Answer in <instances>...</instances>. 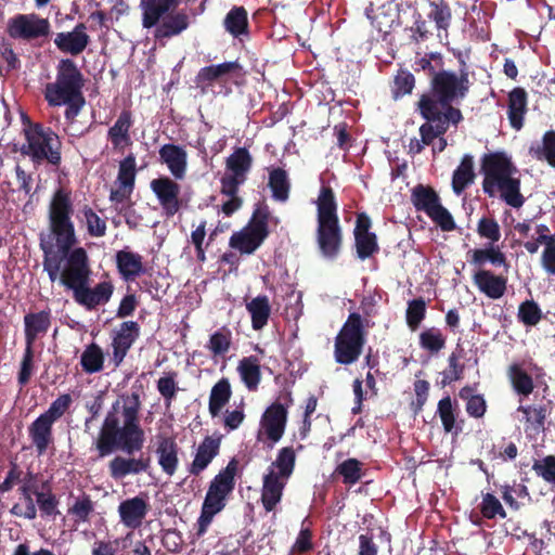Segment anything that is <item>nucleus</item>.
<instances>
[{"label": "nucleus", "instance_id": "412c9836", "mask_svg": "<svg viewBox=\"0 0 555 555\" xmlns=\"http://www.w3.org/2000/svg\"><path fill=\"white\" fill-rule=\"evenodd\" d=\"M53 424L52 421L40 414L28 426V436L39 456L46 454L50 444L54 442Z\"/></svg>", "mask_w": 555, "mask_h": 555}, {"label": "nucleus", "instance_id": "72a5a7b5", "mask_svg": "<svg viewBox=\"0 0 555 555\" xmlns=\"http://www.w3.org/2000/svg\"><path fill=\"white\" fill-rule=\"evenodd\" d=\"M529 155L555 168V130L545 131L540 142L532 143L529 147Z\"/></svg>", "mask_w": 555, "mask_h": 555}, {"label": "nucleus", "instance_id": "ddd939ff", "mask_svg": "<svg viewBox=\"0 0 555 555\" xmlns=\"http://www.w3.org/2000/svg\"><path fill=\"white\" fill-rule=\"evenodd\" d=\"M150 188L155 194L166 217H173L183 206V199L180 197L181 186L168 176H162L151 181Z\"/></svg>", "mask_w": 555, "mask_h": 555}, {"label": "nucleus", "instance_id": "f3484780", "mask_svg": "<svg viewBox=\"0 0 555 555\" xmlns=\"http://www.w3.org/2000/svg\"><path fill=\"white\" fill-rule=\"evenodd\" d=\"M159 160L165 164L176 180H183L188 169V153L181 145L167 143L160 146Z\"/></svg>", "mask_w": 555, "mask_h": 555}, {"label": "nucleus", "instance_id": "c9c22d12", "mask_svg": "<svg viewBox=\"0 0 555 555\" xmlns=\"http://www.w3.org/2000/svg\"><path fill=\"white\" fill-rule=\"evenodd\" d=\"M253 166V156L246 147H235L225 159L227 172L247 179Z\"/></svg>", "mask_w": 555, "mask_h": 555}, {"label": "nucleus", "instance_id": "0eeeda50", "mask_svg": "<svg viewBox=\"0 0 555 555\" xmlns=\"http://www.w3.org/2000/svg\"><path fill=\"white\" fill-rule=\"evenodd\" d=\"M181 0H141L143 11L142 25L144 28H153L154 38L162 40L180 35L189 25V15L184 11L167 14L180 4Z\"/></svg>", "mask_w": 555, "mask_h": 555}, {"label": "nucleus", "instance_id": "ea45409f", "mask_svg": "<svg viewBox=\"0 0 555 555\" xmlns=\"http://www.w3.org/2000/svg\"><path fill=\"white\" fill-rule=\"evenodd\" d=\"M232 396L231 385L228 378L219 379L211 388L208 411L212 417L218 416L229 403Z\"/></svg>", "mask_w": 555, "mask_h": 555}, {"label": "nucleus", "instance_id": "13d9d810", "mask_svg": "<svg viewBox=\"0 0 555 555\" xmlns=\"http://www.w3.org/2000/svg\"><path fill=\"white\" fill-rule=\"evenodd\" d=\"M93 512L94 503L88 494H83L81 498H78L68 508V514L74 517L76 524L89 521L90 515Z\"/></svg>", "mask_w": 555, "mask_h": 555}, {"label": "nucleus", "instance_id": "f03ea898", "mask_svg": "<svg viewBox=\"0 0 555 555\" xmlns=\"http://www.w3.org/2000/svg\"><path fill=\"white\" fill-rule=\"evenodd\" d=\"M462 68L456 74L447 69H439L429 81V91L423 93L417 102L421 116L427 121H443L448 126L457 125L463 120L459 103L469 92L470 81L466 64L461 60Z\"/></svg>", "mask_w": 555, "mask_h": 555}, {"label": "nucleus", "instance_id": "680f3d73", "mask_svg": "<svg viewBox=\"0 0 555 555\" xmlns=\"http://www.w3.org/2000/svg\"><path fill=\"white\" fill-rule=\"evenodd\" d=\"M82 215L86 219L87 230L91 236L101 237L106 233V222L100 218L96 212L89 206L82 208Z\"/></svg>", "mask_w": 555, "mask_h": 555}, {"label": "nucleus", "instance_id": "423d86ee", "mask_svg": "<svg viewBox=\"0 0 555 555\" xmlns=\"http://www.w3.org/2000/svg\"><path fill=\"white\" fill-rule=\"evenodd\" d=\"M315 205L318 250L324 259L335 260L343 249L344 232L338 217L336 195L330 185L321 186Z\"/></svg>", "mask_w": 555, "mask_h": 555}, {"label": "nucleus", "instance_id": "5701e85b", "mask_svg": "<svg viewBox=\"0 0 555 555\" xmlns=\"http://www.w3.org/2000/svg\"><path fill=\"white\" fill-rule=\"evenodd\" d=\"M473 281L478 289L491 299H499L506 292L507 279L490 270L480 269L474 274Z\"/></svg>", "mask_w": 555, "mask_h": 555}, {"label": "nucleus", "instance_id": "e433bc0d", "mask_svg": "<svg viewBox=\"0 0 555 555\" xmlns=\"http://www.w3.org/2000/svg\"><path fill=\"white\" fill-rule=\"evenodd\" d=\"M246 310L250 314L251 327L255 331L262 330L269 321L271 306L266 295H259L246 304Z\"/></svg>", "mask_w": 555, "mask_h": 555}, {"label": "nucleus", "instance_id": "4d7b16f0", "mask_svg": "<svg viewBox=\"0 0 555 555\" xmlns=\"http://www.w3.org/2000/svg\"><path fill=\"white\" fill-rule=\"evenodd\" d=\"M177 372H168L157 380V390L165 400L166 408L171 405V402L176 399L179 390L178 383L176 380Z\"/></svg>", "mask_w": 555, "mask_h": 555}, {"label": "nucleus", "instance_id": "4c0bfd02", "mask_svg": "<svg viewBox=\"0 0 555 555\" xmlns=\"http://www.w3.org/2000/svg\"><path fill=\"white\" fill-rule=\"evenodd\" d=\"M429 11L427 17L435 24L437 31L448 35L452 23V10L446 0H428Z\"/></svg>", "mask_w": 555, "mask_h": 555}, {"label": "nucleus", "instance_id": "6e6d98bb", "mask_svg": "<svg viewBox=\"0 0 555 555\" xmlns=\"http://www.w3.org/2000/svg\"><path fill=\"white\" fill-rule=\"evenodd\" d=\"M426 317V302L423 297L414 298L408 301L405 320L408 326L415 331Z\"/></svg>", "mask_w": 555, "mask_h": 555}, {"label": "nucleus", "instance_id": "2eb2a0df", "mask_svg": "<svg viewBox=\"0 0 555 555\" xmlns=\"http://www.w3.org/2000/svg\"><path fill=\"white\" fill-rule=\"evenodd\" d=\"M149 511L150 504L143 494L126 499L118 506L120 521L129 529L140 528Z\"/></svg>", "mask_w": 555, "mask_h": 555}, {"label": "nucleus", "instance_id": "a211bd4d", "mask_svg": "<svg viewBox=\"0 0 555 555\" xmlns=\"http://www.w3.org/2000/svg\"><path fill=\"white\" fill-rule=\"evenodd\" d=\"M133 117L130 109H122L114 125L107 131V139L115 151L124 152L125 147L132 145L130 130Z\"/></svg>", "mask_w": 555, "mask_h": 555}, {"label": "nucleus", "instance_id": "49530a36", "mask_svg": "<svg viewBox=\"0 0 555 555\" xmlns=\"http://www.w3.org/2000/svg\"><path fill=\"white\" fill-rule=\"evenodd\" d=\"M232 345V332L228 326H222L214 332L208 340L207 349L215 356H224Z\"/></svg>", "mask_w": 555, "mask_h": 555}, {"label": "nucleus", "instance_id": "b1692460", "mask_svg": "<svg viewBox=\"0 0 555 555\" xmlns=\"http://www.w3.org/2000/svg\"><path fill=\"white\" fill-rule=\"evenodd\" d=\"M51 326V311L29 312L24 317L25 345L34 347L40 336H44Z\"/></svg>", "mask_w": 555, "mask_h": 555}, {"label": "nucleus", "instance_id": "f8f14e48", "mask_svg": "<svg viewBox=\"0 0 555 555\" xmlns=\"http://www.w3.org/2000/svg\"><path fill=\"white\" fill-rule=\"evenodd\" d=\"M50 33V23L47 18L33 14H16L7 23V34L15 40L31 41L47 37Z\"/></svg>", "mask_w": 555, "mask_h": 555}, {"label": "nucleus", "instance_id": "f704fd0d", "mask_svg": "<svg viewBox=\"0 0 555 555\" xmlns=\"http://www.w3.org/2000/svg\"><path fill=\"white\" fill-rule=\"evenodd\" d=\"M225 30L234 38L249 35L248 14L244 7H233L223 20Z\"/></svg>", "mask_w": 555, "mask_h": 555}, {"label": "nucleus", "instance_id": "bb28decb", "mask_svg": "<svg viewBox=\"0 0 555 555\" xmlns=\"http://www.w3.org/2000/svg\"><path fill=\"white\" fill-rule=\"evenodd\" d=\"M450 126L443 121H427L421 125L418 132L421 139L412 138L409 143V154L422 153L425 145H430L437 137L444 135Z\"/></svg>", "mask_w": 555, "mask_h": 555}, {"label": "nucleus", "instance_id": "de8ad7c7", "mask_svg": "<svg viewBox=\"0 0 555 555\" xmlns=\"http://www.w3.org/2000/svg\"><path fill=\"white\" fill-rule=\"evenodd\" d=\"M335 474L341 476L343 483L353 486L358 483L362 476V463L357 459H347L335 468Z\"/></svg>", "mask_w": 555, "mask_h": 555}, {"label": "nucleus", "instance_id": "3c124183", "mask_svg": "<svg viewBox=\"0 0 555 555\" xmlns=\"http://www.w3.org/2000/svg\"><path fill=\"white\" fill-rule=\"evenodd\" d=\"M135 175L137 159L134 154L130 153L119 163L117 181L119 185L133 190L135 183Z\"/></svg>", "mask_w": 555, "mask_h": 555}, {"label": "nucleus", "instance_id": "6ab92c4d", "mask_svg": "<svg viewBox=\"0 0 555 555\" xmlns=\"http://www.w3.org/2000/svg\"><path fill=\"white\" fill-rule=\"evenodd\" d=\"M242 65L237 61L223 62L201 68L195 77V82L202 90L211 86L215 81H222L225 77L240 74Z\"/></svg>", "mask_w": 555, "mask_h": 555}, {"label": "nucleus", "instance_id": "774afa93", "mask_svg": "<svg viewBox=\"0 0 555 555\" xmlns=\"http://www.w3.org/2000/svg\"><path fill=\"white\" fill-rule=\"evenodd\" d=\"M535 474L545 481L555 485V456L547 455L540 461H535L532 465Z\"/></svg>", "mask_w": 555, "mask_h": 555}, {"label": "nucleus", "instance_id": "9d476101", "mask_svg": "<svg viewBox=\"0 0 555 555\" xmlns=\"http://www.w3.org/2000/svg\"><path fill=\"white\" fill-rule=\"evenodd\" d=\"M27 154L36 162L47 160L53 166H60L62 142L59 135L49 127L39 122L30 124L25 130Z\"/></svg>", "mask_w": 555, "mask_h": 555}, {"label": "nucleus", "instance_id": "bf43d9fd", "mask_svg": "<svg viewBox=\"0 0 555 555\" xmlns=\"http://www.w3.org/2000/svg\"><path fill=\"white\" fill-rule=\"evenodd\" d=\"M517 318L524 325L534 326L542 319V311L534 300H525L519 305Z\"/></svg>", "mask_w": 555, "mask_h": 555}, {"label": "nucleus", "instance_id": "cd10ccee", "mask_svg": "<svg viewBox=\"0 0 555 555\" xmlns=\"http://www.w3.org/2000/svg\"><path fill=\"white\" fill-rule=\"evenodd\" d=\"M528 95L524 88H514L508 94V120L515 130L524 126V117L527 113Z\"/></svg>", "mask_w": 555, "mask_h": 555}, {"label": "nucleus", "instance_id": "1a4fd4ad", "mask_svg": "<svg viewBox=\"0 0 555 555\" xmlns=\"http://www.w3.org/2000/svg\"><path fill=\"white\" fill-rule=\"evenodd\" d=\"M366 326L360 313L351 312L334 340V359L338 364L357 362L366 344Z\"/></svg>", "mask_w": 555, "mask_h": 555}, {"label": "nucleus", "instance_id": "a878e982", "mask_svg": "<svg viewBox=\"0 0 555 555\" xmlns=\"http://www.w3.org/2000/svg\"><path fill=\"white\" fill-rule=\"evenodd\" d=\"M286 481L275 476V470L270 469L263 476V483L261 490V503L266 512H272L280 503Z\"/></svg>", "mask_w": 555, "mask_h": 555}, {"label": "nucleus", "instance_id": "864d4df0", "mask_svg": "<svg viewBox=\"0 0 555 555\" xmlns=\"http://www.w3.org/2000/svg\"><path fill=\"white\" fill-rule=\"evenodd\" d=\"M354 246L357 257L361 260L371 258L379 251V245L377 242V235L375 233L356 235Z\"/></svg>", "mask_w": 555, "mask_h": 555}, {"label": "nucleus", "instance_id": "338daca9", "mask_svg": "<svg viewBox=\"0 0 555 555\" xmlns=\"http://www.w3.org/2000/svg\"><path fill=\"white\" fill-rule=\"evenodd\" d=\"M480 512L482 516L487 519H493L496 516H499L500 518L506 517V512L504 511L501 502L491 493H486L482 496Z\"/></svg>", "mask_w": 555, "mask_h": 555}, {"label": "nucleus", "instance_id": "4be33fe9", "mask_svg": "<svg viewBox=\"0 0 555 555\" xmlns=\"http://www.w3.org/2000/svg\"><path fill=\"white\" fill-rule=\"evenodd\" d=\"M221 437L207 436L199 443L194 460L190 466V474L198 476L205 470L211 461L219 454Z\"/></svg>", "mask_w": 555, "mask_h": 555}, {"label": "nucleus", "instance_id": "9b49d317", "mask_svg": "<svg viewBox=\"0 0 555 555\" xmlns=\"http://www.w3.org/2000/svg\"><path fill=\"white\" fill-rule=\"evenodd\" d=\"M284 399L285 403L279 401L271 403L264 410L260 418L257 440H268L269 448H273V446L282 439L286 429L288 408L293 404L292 392L287 391Z\"/></svg>", "mask_w": 555, "mask_h": 555}, {"label": "nucleus", "instance_id": "39448f33", "mask_svg": "<svg viewBox=\"0 0 555 555\" xmlns=\"http://www.w3.org/2000/svg\"><path fill=\"white\" fill-rule=\"evenodd\" d=\"M85 78L70 59H63L56 67V78L44 89V99L50 106L66 105L64 116L73 121L86 104L82 93Z\"/></svg>", "mask_w": 555, "mask_h": 555}, {"label": "nucleus", "instance_id": "a19ab883", "mask_svg": "<svg viewBox=\"0 0 555 555\" xmlns=\"http://www.w3.org/2000/svg\"><path fill=\"white\" fill-rule=\"evenodd\" d=\"M268 186L276 202L284 203L289 197L291 182L285 169L278 167L269 171Z\"/></svg>", "mask_w": 555, "mask_h": 555}, {"label": "nucleus", "instance_id": "2f4dec72", "mask_svg": "<svg viewBox=\"0 0 555 555\" xmlns=\"http://www.w3.org/2000/svg\"><path fill=\"white\" fill-rule=\"evenodd\" d=\"M90 42V37L87 34H79L73 31H63L56 34L54 44L63 53L78 55L85 51Z\"/></svg>", "mask_w": 555, "mask_h": 555}, {"label": "nucleus", "instance_id": "a18cd8bd", "mask_svg": "<svg viewBox=\"0 0 555 555\" xmlns=\"http://www.w3.org/2000/svg\"><path fill=\"white\" fill-rule=\"evenodd\" d=\"M104 354L99 345L92 343L86 347L80 357V364L83 372L88 374L98 373L103 370Z\"/></svg>", "mask_w": 555, "mask_h": 555}, {"label": "nucleus", "instance_id": "69168bd1", "mask_svg": "<svg viewBox=\"0 0 555 555\" xmlns=\"http://www.w3.org/2000/svg\"><path fill=\"white\" fill-rule=\"evenodd\" d=\"M427 216L444 232L455 230V221L450 211L439 203Z\"/></svg>", "mask_w": 555, "mask_h": 555}, {"label": "nucleus", "instance_id": "c756f323", "mask_svg": "<svg viewBox=\"0 0 555 555\" xmlns=\"http://www.w3.org/2000/svg\"><path fill=\"white\" fill-rule=\"evenodd\" d=\"M459 413L457 402L452 401L450 396H446L439 400L437 414L440 417L443 430L447 434L459 435L462 431L461 424L456 422Z\"/></svg>", "mask_w": 555, "mask_h": 555}, {"label": "nucleus", "instance_id": "79ce46f5", "mask_svg": "<svg viewBox=\"0 0 555 555\" xmlns=\"http://www.w3.org/2000/svg\"><path fill=\"white\" fill-rule=\"evenodd\" d=\"M469 254V263L477 267H482L488 261L496 267L506 264L505 255L499 247H495L494 244H489V247L486 248L473 249Z\"/></svg>", "mask_w": 555, "mask_h": 555}, {"label": "nucleus", "instance_id": "603ef678", "mask_svg": "<svg viewBox=\"0 0 555 555\" xmlns=\"http://www.w3.org/2000/svg\"><path fill=\"white\" fill-rule=\"evenodd\" d=\"M420 346L430 353H438L446 346V337L437 327H430L420 334Z\"/></svg>", "mask_w": 555, "mask_h": 555}, {"label": "nucleus", "instance_id": "09e8293b", "mask_svg": "<svg viewBox=\"0 0 555 555\" xmlns=\"http://www.w3.org/2000/svg\"><path fill=\"white\" fill-rule=\"evenodd\" d=\"M463 349L460 348L453 351L448 358V367L442 372V385H450L453 382L460 380L464 377L465 365L461 363Z\"/></svg>", "mask_w": 555, "mask_h": 555}, {"label": "nucleus", "instance_id": "8fccbe9b", "mask_svg": "<svg viewBox=\"0 0 555 555\" xmlns=\"http://www.w3.org/2000/svg\"><path fill=\"white\" fill-rule=\"evenodd\" d=\"M415 87V77L408 69H399L393 78L391 93L393 100L411 94Z\"/></svg>", "mask_w": 555, "mask_h": 555}, {"label": "nucleus", "instance_id": "37998d69", "mask_svg": "<svg viewBox=\"0 0 555 555\" xmlns=\"http://www.w3.org/2000/svg\"><path fill=\"white\" fill-rule=\"evenodd\" d=\"M514 390L524 397H528L534 389L532 377L518 363L509 365L507 371Z\"/></svg>", "mask_w": 555, "mask_h": 555}, {"label": "nucleus", "instance_id": "7c9ffc66", "mask_svg": "<svg viewBox=\"0 0 555 555\" xmlns=\"http://www.w3.org/2000/svg\"><path fill=\"white\" fill-rule=\"evenodd\" d=\"M238 375L249 391H256L261 382V369L256 356L244 357L237 365Z\"/></svg>", "mask_w": 555, "mask_h": 555}, {"label": "nucleus", "instance_id": "5fc2aeb1", "mask_svg": "<svg viewBox=\"0 0 555 555\" xmlns=\"http://www.w3.org/2000/svg\"><path fill=\"white\" fill-rule=\"evenodd\" d=\"M517 410L525 415V422L528 424L527 429L531 428L534 431L544 429L546 420L545 406L519 405Z\"/></svg>", "mask_w": 555, "mask_h": 555}, {"label": "nucleus", "instance_id": "e2e57ef3", "mask_svg": "<svg viewBox=\"0 0 555 555\" xmlns=\"http://www.w3.org/2000/svg\"><path fill=\"white\" fill-rule=\"evenodd\" d=\"M443 59L439 53H428L424 57L415 62V70H424L430 77V79L439 72L443 69Z\"/></svg>", "mask_w": 555, "mask_h": 555}, {"label": "nucleus", "instance_id": "58836bf2", "mask_svg": "<svg viewBox=\"0 0 555 555\" xmlns=\"http://www.w3.org/2000/svg\"><path fill=\"white\" fill-rule=\"evenodd\" d=\"M411 202L417 211L427 215L440 203V197L431 186L420 183L411 191Z\"/></svg>", "mask_w": 555, "mask_h": 555}, {"label": "nucleus", "instance_id": "6e6552de", "mask_svg": "<svg viewBox=\"0 0 555 555\" xmlns=\"http://www.w3.org/2000/svg\"><path fill=\"white\" fill-rule=\"evenodd\" d=\"M237 469L238 461L233 457L210 481L202 505L201 515L197 519L198 535L207 531L215 515L225 507L227 501L235 488V475Z\"/></svg>", "mask_w": 555, "mask_h": 555}, {"label": "nucleus", "instance_id": "0e129e2a", "mask_svg": "<svg viewBox=\"0 0 555 555\" xmlns=\"http://www.w3.org/2000/svg\"><path fill=\"white\" fill-rule=\"evenodd\" d=\"M73 402L69 393L59 396L49 406V409L41 415L55 423L60 420L69 409Z\"/></svg>", "mask_w": 555, "mask_h": 555}, {"label": "nucleus", "instance_id": "c03bdc74", "mask_svg": "<svg viewBox=\"0 0 555 555\" xmlns=\"http://www.w3.org/2000/svg\"><path fill=\"white\" fill-rule=\"evenodd\" d=\"M296 464V452L293 447H283L279 450L275 461L272 463V467L276 468L275 476L287 480Z\"/></svg>", "mask_w": 555, "mask_h": 555}, {"label": "nucleus", "instance_id": "dca6fc26", "mask_svg": "<svg viewBox=\"0 0 555 555\" xmlns=\"http://www.w3.org/2000/svg\"><path fill=\"white\" fill-rule=\"evenodd\" d=\"M151 466L149 456L125 457L116 455L108 463V473L114 480H122L129 475H140L147 472Z\"/></svg>", "mask_w": 555, "mask_h": 555}, {"label": "nucleus", "instance_id": "4468645a", "mask_svg": "<svg viewBox=\"0 0 555 555\" xmlns=\"http://www.w3.org/2000/svg\"><path fill=\"white\" fill-rule=\"evenodd\" d=\"M140 335V326L134 321H125L120 324L118 331L113 335L112 340V361L115 366H119Z\"/></svg>", "mask_w": 555, "mask_h": 555}, {"label": "nucleus", "instance_id": "7ed1b4c3", "mask_svg": "<svg viewBox=\"0 0 555 555\" xmlns=\"http://www.w3.org/2000/svg\"><path fill=\"white\" fill-rule=\"evenodd\" d=\"M140 408L139 395L132 393L122 406V426L115 405L113 411L107 413L95 442L100 457H105L116 450L133 454L143 448L145 435L139 423Z\"/></svg>", "mask_w": 555, "mask_h": 555}, {"label": "nucleus", "instance_id": "aec40b11", "mask_svg": "<svg viewBox=\"0 0 555 555\" xmlns=\"http://www.w3.org/2000/svg\"><path fill=\"white\" fill-rule=\"evenodd\" d=\"M179 447L173 437L158 435L156 455L162 470L168 476L175 475L179 465Z\"/></svg>", "mask_w": 555, "mask_h": 555}, {"label": "nucleus", "instance_id": "052dcab7", "mask_svg": "<svg viewBox=\"0 0 555 555\" xmlns=\"http://www.w3.org/2000/svg\"><path fill=\"white\" fill-rule=\"evenodd\" d=\"M477 233L480 237L489 241V244H495L501 238L499 222L491 217H482L477 224Z\"/></svg>", "mask_w": 555, "mask_h": 555}, {"label": "nucleus", "instance_id": "20e7f679", "mask_svg": "<svg viewBox=\"0 0 555 555\" xmlns=\"http://www.w3.org/2000/svg\"><path fill=\"white\" fill-rule=\"evenodd\" d=\"M481 173L483 175L482 191L489 197L500 198L513 208H520L525 197L520 192V179L515 177L517 167L504 152H490L481 157Z\"/></svg>", "mask_w": 555, "mask_h": 555}, {"label": "nucleus", "instance_id": "393cba45", "mask_svg": "<svg viewBox=\"0 0 555 555\" xmlns=\"http://www.w3.org/2000/svg\"><path fill=\"white\" fill-rule=\"evenodd\" d=\"M267 237V235L247 224L241 231L234 232L231 235L229 245L241 254L251 255L261 246Z\"/></svg>", "mask_w": 555, "mask_h": 555}, {"label": "nucleus", "instance_id": "c85d7f7f", "mask_svg": "<svg viewBox=\"0 0 555 555\" xmlns=\"http://www.w3.org/2000/svg\"><path fill=\"white\" fill-rule=\"evenodd\" d=\"M116 266L125 281H133L144 272L142 256L128 250L116 253Z\"/></svg>", "mask_w": 555, "mask_h": 555}, {"label": "nucleus", "instance_id": "f257e3e1", "mask_svg": "<svg viewBox=\"0 0 555 555\" xmlns=\"http://www.w3.org/2000/svg\"><path fill=\"white\" fill-rule=\"evenodd\" d=\"M70 191L57 189L49 204V228L55 237V246L41 244L43 250V270L51 282L60 280L67 289L73 291L77 304L88 310L109 301L114 285L111 281L89 287L91 269L85 248H73L77 244Z\"/></svg>", "mask_w": 555, "mask_h": 555}, {"label": "nucleus", "instance_id": "473e14b6", "mask_svg": "<svg viewBox=\"0 0 555 555\" xmlns=\"http://www.w3.org/2000/svg\"><path fill=\"white\" fill-rule=\"evenodd\" d=\"M474 158L466 154L462 157L460 165L452 175V190L461 195L475 180Z\"/></svg>", "mask_w": 555, "mask_h": 555}]
</instances>
